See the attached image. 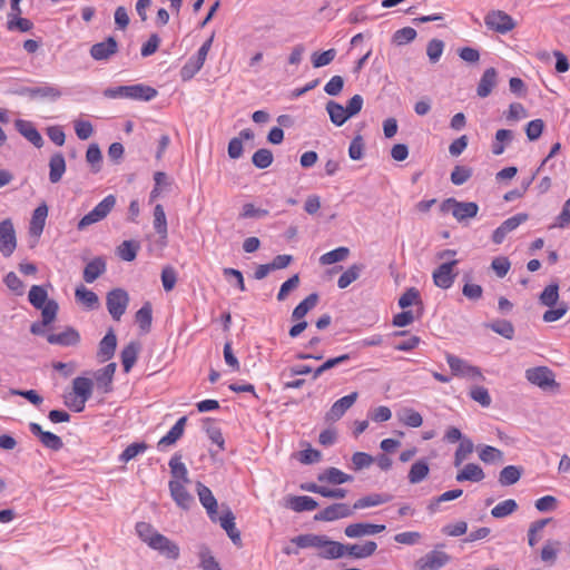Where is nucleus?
Listing matches in <instances>:
<instances>
[{"label":"nucleus","mask_w":570,"mask_h":570,"mask_svg":"<svg viewBox=\"0 0 570 570\" xmlns=\"http://www.w3.org/2000/svg\"><path fill=\"white\" fill-rule=\"evenodd\" d=\"M16 129L36 147L39 148L43 145V139L41 135L30 121L21 119L17 120Z\"/></svg>","instance_id":"23"},{"label":"nucleus","mask_w":570,"mask_h":570,"mask_svg":"<svg viewBox=\"0 0 570 570\" xmlns=\"http://www.w3.org/2000/svg\"><path fill=\"white\" fill-rule=\"evenodd\" d=\"M136 322L144 332H148L153 321V308L149 302H146L136 313Z\"/></svg>","instance_id":"49"},{"label":"nucleus","mask_w":570,"mask_h":570,"mask_svg":"<svg viewBox=\"0 0 570 570\" xmlns=\"http://www.w3.org/2000/svg\"><path fill=\"white\" fill-rule=\"evenodd\" d=\"M350 255V249L347 247H337L331 252L323 254L320 257L321 265H332L338 262L345 261Z\"/></svg>","instance_id":"47"},{"label":"nucleus","mask_w":570,"mask_h":570,"mask_svg":"<svg viewBox=\"0 0 570 570\" xmlns=\"http://www.w3.org/2000/svg\"><path fill=\"white\" fill-rule=\"evenodd\" d=\"M345 554L355 559H364L374 554L377 544L374 541H366L364 544H345Z\"/></svg>","instance_id":"28"},{"label":"nucleus","mask_w":570,"mask_h":570,"mask_svg":"<svg viewBox=\"0 0 570 570\" xmlns=\"http://www.w3.org/2000/svg\"><path fill=\"white\" fill-rule=\"evenodd\" d=\"M513 139V131L510 129H499L495 132V140L492 145V153L495 156L504 153L505 145L510 144Z\"/></svg>","instance_id":"46"},{"label":"nucleus","mask_w":570,"mask_h":570,"mask_svg":"<svg viewBox=\"0 0 570 570\" xmlns=\"http://www.w3.org/2000/svg\"><path fill=\"white\" fill-rule=\"evenodd\" d=\"M354 514L353 507L346 503H333L314 515L315 521L332 522L338 519L350 518Z\"/></svg>","instance_id":"9"},{"label":"nucleus","mask_w":570,"mask_h":570,"mask_svg":"<svg viewBox=\"0 0 570 570\" xmlns=\"http://www.w3.org/2000/svg\"><path fill=\"white\" fill-rule=\"evenodd\" d=\"M473 442L468 438L462 439L454 453V466H461L468 456L473 452Z\"/></svg>","instance_id":"48"},{"label":"nucleus","mask_w":570,"mask_h":570,"mask_svg":"<svg viewBox=\"0 0 570 570\" xmlns=\"http://www.w3.org/2000/svg\"><path fill=\"white\" fill-rule=\"evenodd\" d=\"M49 180L52 184H57L66 171V161L62 154L57 153L52 155L49 161Z\"/></svg>","instance_id":"38"},{"label":"nucleus","mask_w":570,"mask_h":570,"mask_svg":"<svg viewBox=\"0 0 570 570\" xmlns=\"http://www.w3.org/2000/svg\"><path fill=\"white\" fill-rule=\"evenodd\" d=\"M117 347V337L114 333V330L110 328L107 334L102 337V340L99 342V347L97 352V358L100 362H107L109 361L116 351Z\"/></svg>","instance_id":"20"},{"label":"nucleus","mask_w":570,"mask_h":570,"mask_svg":"<svg viewBox=\"0 0 570 570\" xmlns=\"http://www.w3.org/2000/svg\"><path fill=\"white\" fill-rule=\"evenodd\" d=\"M399 419L404 425L411 428H419L423 423L422 415L411 407L403 409L402 412L399 414Z\"/></svg>","instance_id":"55"},{"label":"nucleus","mask_w":570,"mask_h":570,"mask_svg":"<svg viewBox=\"0 0 570 570\" xmlns=\"http://www.w3.org/2000/svg\"><path fill=\"white\" fill-rule=\"evenodd\" d=\"M485 478V474L482 468L475 463H468L463 466V469L456 474L455 480L458 482H480Z\"/></svg>","instance_id":"29"},{"label":"nucleus","mask_w":570,"mask_h":570,"mask_svg":"<svg viewBox=\"0 0 570 570\" xmlns=\"http://www.w3.org/2000/svg\"><path fill=\"white\" fill-rule=\"evenodd\" d=\"M493 332L503 336L504 338L511 340L514 335V327L510 321L498 320L490 324H487Z\"/></svg>","instance_id":"58"},{"label":"nucleus","mask_w":570,"mask_h":570,"mask_svg":"<svg viewBox=\"0 0 570 570\" xmlns=\"http://www.w3.org/2000/svg\"><path fill=\"white\" fill-rule=\"evenodd\" d=\"M325 108L331 121L337 127L343 126L350 119L345 107L334 100L327 101Z\"/></svg>","instance_id":"35"},{"label":"nucleus","mask_w":570,"mask_h":570,"mask_svg":"<svg viewBox=\"0 0 570 570\" xmlns=\"http://www.w3.org/2000/svg\"><path fill=\"white\" fill-rule=\"evenodd\" d=\"M320 296L317 293H312L306 296L292 312L293 321H301L305 315L312 311L318 303Z\"/></svg>","instance_id":"31"},{"label":"nucleus","mask_w":570,"mask_h":570,"mask_svg":"<svg viewBox=\"0 0 570 570\" xmlns=\"http://www.w3.org/2000/svg\"><path fill=\"white\" fill-rule=\"evenodd\" d=\"M86 160L91 165L94 173H98L101 169L102 154L98 144H90L87 153Z\"/></svg>","instance_id":"59"},{"label":"nucleus","mask_w":570,"mask_h":570,"mask_svg":"<svg viewBox=\"0 0 570 570\" xmlns=\"http://www.w3.org/2000/svg\"><path fill=\"white\" fill-rule=\"evenodd\" d=\"M17 247V236L13 223L10 218H6L0 223V252L3 256L12 255Z\"/></svg>","instance_id":"8"},{"label":"nucleus","mask_w":570,"mask_h":570,"mask_svg":"<svg viewBox=\"0 0 570 570\" xmlns=\"http://www.w3.org/2000/svg\"><path fill=\"white\" fill-rule=\"evenodd\" d=\"M390 499H391V497L387 494H379V493L370 494V495H366V497H363V498L356 500L355 503L353 504V509L360 510V509L380 505L385 502H389Z\"/></svg>","instance_id":"45"},{"label":"nucleus","mask_w":570,"mask_h":570,"mask_svg":"<svg viewBox=\"0 0 570 570\" xmlns=\"http://www.w3.org/2000/svg\"><path fill=\"white\" fill-rule=\"evenodd\" d=\"M273 153L267 148L256 150L252 156L253 165L258 169H265L273 163Z\"/></svg>","instance_id":"53"},{"label":"nucleus","mask_w":570,"mask_h":570,"mask_svg":"<svg viewBox=\"0 0 570 570\" xmlns=\"http://www.w3.org/2000/svg\"><path fill=\"white\" fill-rule=\"evenodd\" d=\"M154 228L161 237L165 238L167 236L166 214L160 204L156 205L154 209Z\"/></svg>","instance_id":"60"},{"label":"nucleus","mask_w":570,"mask_h":570,"mask_svg":"<svg viewBox=\"0 0 570 570\" xmlns=\"http://www.w3.org/2000/svg\"><path fill=\"white\" fill-rule=\"evenodd\" d=\"M522 473V466L508 465L500 471L498 481L502 487L513 485L520 480Z\"/></svg>","instance_id":"37"},{"label":"nucleus","mask_w":570,"mask_h":570,"mask_svg":"<svg viewBox=\"0 0 570 570\" xmlns=\"http://www.w3.org/2000/svg\"><path fill=\"white\" fill-rule=\"evenodd\" d=\"M198 557L200 559L199 566L202 570H222L207 546L202 544L199 547Z\"/></svg>","instance_id":"50"},{"label":"nucleus","mask_w":570,"mask_h":570,"mask_svg":"<svg viewBox=\"0 0 570 570\" xmlns=\"http://www.w3.org/2000/svg\"><path fill=\"white\" fill-rule=\"evenodd\" d=\"M358 397L357 392H352L348 395H345L333 403L331 409L325 414V420L327 422H336L338 421L345 412L353 406Z\"/></svg>","instance_id":"12"},{"label":"nucleus","mask_w":570,"mask_h":570,"mask_svg":"<svg viewBox=\"0 0 570 570\" xmlns=\"http://www.w3.org/2000/svg\"><path fill=\"white\" fill-rule=\"evenodd\" d=\"M527 380L542 390L558 389L553 372L547 366H538L525 371Z\"/></svg>","instance_id":"5"},{"label":"nucleus","mask_w":570,"mask_h":570,"mask_svg":"<svg viewBox=\"0 0 570 570\" xmlns=\"http://www.w3.org/2000/svg\"><path fill=\"white\" fill-rule=\"evenodd\" d=\"M518 510V503L513 499H507L497 504L492 510L491 514L493 518L501 519L505 518Z\"/></svg>","instance_id":"51"},{"label":"nucleus","mask_w":570,"mask_h":570,"mask_svg":"<svg viewBox=\"0 0 570 570\" xmlns=\"http://www.w3.org/2000/svg\"><path fill=\"white\" fill-rule=\"evenodd\" d=\"M204 66V62L198 60L196 56H193L188 59V61L183 66L180 70V76L183 80H190Z\"/></svg>","instance_id":"61"},{"label":"nucleus","mask_w":570,"mask_h":570,"mask_svg":"<svg viewBox=\"0 0 570 570\" xmlns=\"http://www.w3.org/2000/svg\"><path fill=\"white\" fill-rule=\"evenodd\" d=\"M345 544L333 541L326 537L324 541V546L322 547V551L318 553V557L322 559H340L345 556Z\"/></svg>","instance_id":"25"},{"label":"nucleus","mask_w":570,"mask_h":570,"mask_svg":"<svg viewBox=\"0 0 570 570\" xmlns=\"http://www.w3.org/2000/svg\"><path fill=\"white\" fill-rule=\"evenodd\" d=\"M479 458L484 463L503 462V452L494 446L485 445L479 452Z\"/></svg>","instance_id":"62"},{"label":"nucleus","mask_w":570,"mask_h":570,"mask_svg":"<svg viewBox=\"0 0 570 570\" xmlns=\"http://www.w3.org/2000/svg\"><path fill=\"white\" fill-rule=\"evenodd\" d=\"M364 269L362 264L351 265L337 279V286L341 289L348 287L353 282L358 279Z\"/></svg>","instance_id":"42"},{"label":"nucleus","mask_w":570,"mask_h":570,"mask_svg":"<svg viewBox=\"0 0 570 570\" xmlns=\"http://www.w3.org/2000/svg\"><path fill=\"white\" fill-rule=\"evenodd\" d=\"M128 303L129 296L125 289L115 288L107 294V309L115 321H119L125 314Z\"/></svg>","instance_id":"6"},{"label":"nucleus","mask_w":570,"mask_h":570,"mask_svg":"<svg viewBox=\"0 0 570 570\" xmlns=\"http://www.w3.org/2000/svg\"><path fill=\"white\" fill-rule=\"evenodd\" d=\"M559 302V285L551 283L544 287L539 295V303L547 307H553Z\"/></svg>","instance_id":"43"},{"label":"nucleus","mask_w":570,"mask_h":570,"mask_svg":"<svg viewBox=\"0 0 570 570\" xmlns=\"http://www.w3.org/2000/svg\"><path fill=\"white\" fill-rule=\"evenodd\" d=\"M116 367V363H109L94 373L95 384L101 393L106 394L112 391Z\"/></svg>","instance_id":"15"},{"label":"nucleus","mask_w":570,"mask_h":570,"mask_svg":"<svg viewBox=\"0 0 570 570\" xmlns=\"http://www.w3.org/2000/svg\"><path fill=\"white\" fill-rule=\"evenodd\" d=\"M92 381L87 377L79 376L72 381L73 392L81 397L82 405L90 399L92 393Z\"/></svg>","instance_id":"40"},{"label":"nucleus","mask_w":570,"mask_h":570,"mask_svg":"<svg viewBox=\"0 0 570 570\" xmlns=\"http://www.w3.org/2000/svg\"><path fill=\"white\" fill-rule=\"evenodd\" d=\"M140 348H141V345L137 341L130 342L122 348V351L120 353V357H121L124 371L126 373H128L135 365L138 354L140 352Z\"/></svg>","instance_id":"24"},{"label":"nucleus","mask_w":570,"mask_h":570,"mask_svg":"<svg viewBox=\"0 0 570 570\" xmlns=\"http://www.w3.org/2000/svg\"><path fill=\"white\" fill-rule=\"evenodd\" d=\"M76 299L89 309L98 308L99 298L97 294L85 286H79L75 292Z\"/></svg>","instance_id":"41"},{"label":"nucleus","mask_w":570,"mask_h":570,"mask_svg":"<svg viewBox=\"0 0 570 570\" xmlns=\"http://www.w3.org/2000/svg\"><path fill=\"white\" fill-rule=\"evenodd\" d=\"M286 507L296 512H303L315 510L318 503L311 497L294 495L287 499Z\"/></svg>","instance_id":"32"},{"label":"nucleus","mask_w":570,"mask_h":570,"mask_svg":"<svg viewBox=\"0 0 570 570\" xmlns=\"http://www.w3.org/2000/svg\"><path fill=\"white\" fill-rule=\"evenodd\" d=\"M430 468L426 461L419 460L412 464L409 471V481L412 484L422 482L429 474Z\"/></svg>","instance_id":"44"},{"label":"nucleus","mask_w":570,"mask_h":570,"mask_svg":"<svg viewBox=\"0 0 570 570\" xmlns=\"http://www.w3.org/2000/svg\"><path fill=\"white\" fill-rule=\"evenodd\" d=\"M146 450L147 444L145 442L131 443L119 455V461L127 463L130 460L135 459L138 454L145 452Z\"/></svg>","instance_id":"64"},{"label":"nucleus","mask_w":570,"mask_h":570,"mask_svg":"<svg viewBox=\"0 0 570 570\" xmlns=\"http://www.w3.org/2000/svg\"><path fill=\"white\" fill-rule=\"evenodd\" d=\"M186 422V416L180 417L169 432L159 440L158 449L175 444L183 436Z\"/></svg>","instance_id":"30"},{"label":"nucleus","mask_w":570,"mask_h":570,"mask_svg":"<svg viewBox=\"0 0 570 570\" xmlns=\"http://www.w3.org/2000/svg\"><path fill=\"white\" fill-rule=\"evenodd\" d=\"M336 49L332 48L323 52H313L312 65L314 68H322L330 65L336 57Z\"/></svg>","instance_id":"63"},{"label":"nucleus","mask_w":570,"mask_h":570,"mask_svg":"<svg viewBox=\"0 0 570 570\" xmlns=\"http://www.w3.org/2000/svg\"><path fill=\"white\" fill-rule=\"evenodd\" d=\"M484 24L489 30L504 35L512 31L517 22L505 11L491 10L484 17Z\"/></svg>","instance_id":"3"},{"label":"nucleus","mask_w":570,"mask_h":570,"mask_svg":"<svg viewBox=\"0 0 570 570\" xmlns=\"http://www.w3.org/2000/svg\"><path fill=\"white\" fill-rule=\"evenodd\" d=\"M446 362L452 371V374L455 376L465 377L473 381L484 380V376L479 367L469 364L466 361L453 354H446Z\"/></svg>","instance_id":"4"},{"label":"nucleus","mask_w":570,"mask_h":570,"mask_svg":"<svg viewBox=\"0 0 570 570\" xmlns=\"http://www.w3.org/2000/svg\"><path fill=\"white\" fill-rule=\"evenodd\" d=\"M116 205V197L108 195L91 212L85 215L77 225L78 230H83L88 226L105 219Z\"/></svg>","instance_id":"2"},{"label":"nucleus","mask_w":570,"mask_h":570,"mask_svg":"<svg viewBox=\"0 0 570 570\" xmlns=\"http://www.w3.org/2000/svg\"><path fill=\"white\" fill-rule=\"evenodd\" d=\"M118 50V43L114 37H108L105 41L95 43L90 48V56L95 60H107Z\"/></svg>","instance_id":"18"},{"label":"nucleus","mask_w":570,"mask_h":570,"mask_svg":"<svg viewBox=\"0 0 570 570\" xmlns=\"http://www.w3.org/2000/svg\"><path fill=\"white\" fill-rule=\"evenodd\" d=\"M181 459L183 456L180 453H175L169 461L171 480L189 483L190 479L188 478V471L186 465L181 462Z\"/></svg>","instance_id":"34"},{"label":"nucleus","mask_w":570,"mask_h":570,"mask_svg":"<svg viewBox=\"0 0 570 570\" xmlns=\"http://www.w3.org/2000/svg\"><path fill=\"white\" fill-rule=\"evenodd\" d=\"M139 244L134 240H124L117 248L118 255L126 262H131L136 258Z\"/></svg>","instance_id":"57"},{"label":"nucleus","mask_w":570,"mask_h":570,"mask_svg":"<svg viewBox=\"0 0 570 570\" xmlns=\"http://www.w3.org/2000/svg\"><path fill=\"white\" fill-rule=\"evenodd\" d=\"M80 340L79 333L72 328L68 327L66 331L58 334H49L47 336V341L50 344H57L62 346L76 345Z\"/></svg>","instance_id":"26"},{"label":"nucleus","mask_w":570,"mask_h":570,"mask_svg":"<svg viewBox=\"0 0 570 570\" xmlns=\"http://www.w3.org/2000/svg\"><path fill=\"white\" fill-rule=\"evenodd\" d=\"M158 95L157 90L144 83L130 85L128 98L134 100L150 101Z\"/></svg>","instance_id":"33"},{"label":"nucleus","mask_w":570,"mask_h":570,"mask_svg":"<svg viewBox=\"0 0 570 570\" xmlns=\"http://www.w3.org/2000/svg\"><path fill=\"white\" fill-rule=\"evenodd\" d=\"M299 283H301V278H299L298 274H294L293 276H291L287 281H285L281 285V288L276 296L277 301L278 302L286 301L287 297L289 296V294L298 288Z\"/></svg>","instance_id":"52"},{"label":"nucleus","mask_w":570,"mask_h":570,"mask_svg":"<svg viewBox=\"0 0 570 570\" xmlns=\"http://www.w3.org/2000/svg\"><path fill=\"white\" fill-rule=\"evenodd\" d=\"M442 213H451L459 223L474 218L479 212V205L474 202H459L455 198H446L440 205Z\"/></svg>","instance_id":"1"},{"label":"nucleus","mask_w":570,"mask_h":570,"mask_svg":"<svg viewBox=\"0 0 570 570\" xmlns=\"http://www.w3.org/2000/svg\"><path fill=\"white\" fill-rule=\"evenodd\" d=\"M186 484L178 480H170L168 484L173 500L183 509H188L194 501L193 495L186 490Z\"/></svg>","instance_id":"19"},{"label":"nucleus","mask_w":570,"mask_h":570,"mask_svg":"<svg viewBox=\"0 0 570 570\" xmlns=\"http://www.w3.org/2000/svg\"><path fill=\"white\" fill-rule=\"evenodd\" d=\"M326 535L322 534H299L292 539V542L295 543L298 548H320L324 546V541Z\"/></svg>","instance_id":"39"},{"label":"nucleus","mask_w":570,"mask_h":570,"mask_svg":"<svg viewBox=\"0 0 570 570\" xmlns=\"http://www.w3.org/2000/svg\"><path fill=\"white\" fill-rule=\"evenodd\" d=\"M385 530L384 524H372V523H352L344 529V533L347 538H362L366 535H374Z\"/></svg>","instance_id":"16"},{"label":"nucleus","mask_w":570,"mask_h":570,"mask_svg":"<svg viewBox=\"0 0 570 570\" xmlns=\"http://www.w3.org/2000/svg\"><path fill=\"white\" fill-rule=\"evenodd\" d=\"M29 429L30 432L39 439V441L45 448L50 449L52 451H59L62 449V440L58 435L49 431H43L40 424L31 422L29 424Z\"/></svg>","instance_id":"13"},{"label":"nucleus","mask_w":570,"mask_h":570,"mask_svg":"<svg viewBox=\"0 0 570 570\" xmlns=\"http://www.w3.org/2000/svg\"><path fill=\"white\" fill-rule=\"evenodd\" d=\"M458 264L456 259L441 264L433 272V282L435 286L448 289L454 283L456 274L453 273V267Z\"/></svg>","instance_id":"11"},{"label":"nucleus","mask_w":570,"mask_h":570,"mask_svg":"<svg viewBox=\"0 0 570 570\" xmlns=\"http://www.w3.org/2000/svg\"><path fill=\"white\" fill-rule=\"evenodd\" d=\"M529 218L528 214L519 213L505 219L493 233L492 242L497 245L502 244L507 235L517 229L522 223Z\"/></svg>","instance_id":"10"},{"label":"nucleus","mask_w":570,"mask_h":570,"mask_svg":"<svg viewBox=\"0 0 570 570\" xmlns=\"http://www.w3.org/2000/svg\"><path fill=\"white\" fill-rule=\"evenodd\" d=\"M569 309V305L566 302H558V304L553 307H549L543 315L542 320L547 323L557 322L562 318Z\"/></svg>","instance_id":"56"},{"label":"nucleus","mask_w":570,"mask_h":570,"mask_svg":"<svg viewBox=\"0 0 570 570\" xmlns=\"http://www.w3.org/2000/svg\"><path fill=\"white\" fill-rule=\"evenodd\" d=\"M48 216V206L42 203L39 205L32 213L31 222H30V234L35 236H40L43 232L46 219Z\"/></svg>","instance_id":"27"},{"label":"nucleus","mask_w":570,"mask_h":570,"mask_svg":"<svg viewBox=\"0 0 570 570\" xmlns=\"http://www.w3.org/2000/svg\"><path fill=\"white\" fill-rule=\"evenodd\" d=\"M107 269L106 259L101 256L95 257L83 268V279L86 283H94Z\"/></svg>","instance_id":"21"},{"label":"nucleus","mask_w":570,"mask_h":570,"mask_svg":"<svg viewBox=\"0 0 570 570\" xmlns=\"http://www.w3.org/2000/svg\"><path fill=\"white\" fill-rule=\"evenodd\" d=\"M149 548L158 551L167 559L177 560L179 558L180 550L178 544L163 534L155 535L154 541L150 542Z\"/></svg>","instance_id":"14"},{"label":"nucleus","mask_w":570,"mask_h":570,"mask_svg":"<svg viewBox=\"0 0 570 570\" xmlns=\"http://www.w3.org/2000/svg\"><path fill=\"white\" fill-rule=\"evenodd\" d=\"M451 560V557L436 549L428 552L423 557L419 558L415 563V570H440Z\"/></svg>","instance_id":"7"},{"label":"nucleus","mask_w":570,"mask_h":570,"mask_svg":"<svg viewBox=\"0 0 570 570\" xmlns=\"http://www.w3.org/2000/svg\"><path fill=\"white\" fill-rule=\"evenodd\" d=\"M497 70L493 67L488 68L483 72L476 88V94L479 97L485 98L492 92V89L497 86Z\"/></svg>","instance_id":"22"},{"label":"nucleus","mask_w":570,"mask_h":570,"mask_svg":"<svg viewBox=\"0 0 570 570\" xmlns=\"http://www.w3.org/2000/svg\"><path fill=\"white\" fill-rule=\"evenodd\" d=\"M28 298L35 308H41L49 301L47 291L40 285L31 286Z\"/></svg>","instance_id":"54"},{"label":"nucleus","mask_w":570,"mask_h":570,"mask_svg":"<svg viewBox=\"0 0 570 570\" xmlns=\"http://www.w3.org/2000/svg\"><path fill=\"white\" fill-rule=\"evenodd\" d=\"M197 494L200 503L206 509L212 521H217V500L213 495L212 490L203 484L202 482H197L196 484Z\"/></svg>","instance_id":"17"},{"label":"nucleus","mask_w":570,"mask_h":570,"mask_svg":"<svg viewBox=\"0 0 570 570\" xmlns=\"http://www.w3.org/2000/svg\"><path fill=\"white\" fill-rule=\"evenodd\" d=\"M320 482H327L334 485L343 484L353 480V476L344 473L337 468H328L318 475Z\"/></svg>","instance_id":"36"}]
</instances>
